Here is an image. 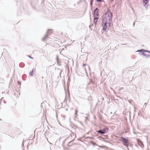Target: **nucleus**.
<instances>
[{
	"mask_svg": "<svg viewBox=\"0 0 150 150\" xmlns=\"http://www.w3.org/2000/svg\"><path fill=\"white\" fill-rule=\"evenodd\" d=\"M112 15L110 11L108 10L103 16V23H110Z\"/></svg>",
	"mask_w": 150,
	"mask_h": 150,
	"instance_id": "obj_1",
	"label": "nucleus"
},
{
	"mask_svg": "<svg viewBox=\"0 0 150 150\" xmlns=\"http://www.w3.org/2000/svg\"><path fill=\"white\" fill-rule=\"evenodd\" d=\"M103 23V30L106 31L109 28L110 23Z\"/></svg>",
	"mask_w": 150,
	"mask_h": 150,
	"instance_id": "obj_2",
	"label": "nucleus"
},
{
	"mask_svg": "<svg viewBox=\"0 0 150 150\" xmlns=\"http://www.w3.org/2000/svg\"><path fill=\"white\" fill-rule=\"evenodd\" d=\"M122 141L123 142V144L127 147H128L129 145V141L123 137H121Z\"/></svg>",
	"mask_w": 150,
	"mask_h": 150,
	"instance_id": "obj_3",
	"label": "nucleus"
},
{
	"mask_svg": "<svg viewBox=\"0 0 150 150\" xmlns=\"http://www.w3.org/2000/svg\"><path fill=\"white\" fill-rule=\"evenodd\" d=\"M149 0H143L144 5L145 7L147 8L149 6V5L148 3Z\"/></svg>",
	"mask_w": 150,
	"mask_h": 150,
	"instance_id": "obj_4",
	"label": "nucleus"
},
{
	"mask_svg": "<svg viewBox=\"0 0 150 150\" xmlns=\"http://www.w3.org/2000/svg\"><path fill=\"white\" fill-rule=\"evenodd\" d=\"M98 9L96 8L95 10L94 11V14H93V17H95L98 16Z\"/></svg>",
	"mask_w": 150,
	"mask_h": 150,
	"instance_id": "obj_5",
	"label": "nucleus"
},
{
	"mask_svg": "<svg viewBox=\"0 0 150 150\" xmlns=\"http://www.w3.org/2000/svg\"><path fill=\"white\" fill-rule=\"evenodd\" d=\"M98 17H95L94 19L93 23H95V25H96V23L98 21Z\"/></svg>",
	"mask_w": 150,
	"mask_h": 150,
	"instance_id": "obj_6",
	"label": "nucleus"
},
{
	"mask_svg": "<svg viewBox=\"0 0 150 150\" xmlns=\"http://www.w3.org/2000/svg\"><path fill=\"white\" fill-rule=\"evenodd\" d=\"M108 130V128H104L102 131L104 132V134Z\"/></svg>",
	"mask_w": 150,
	"mask_h": 150,
	"instance_id": "obj_7",
	"label": "nucleus"
},
{
	"mask_svg": "<svg viewBox=\"0 0 150 150\" xmlns=\"http://www.w3.org/2000/svg\"><path fill=\"white\" fill-rule=\"evenodd\" d=\"M98 133H100L101 134H104V132H103V131L102 130H100L98 131Z\"/></svg>",
	"mask_w": 150,
	"mask_h": 150,
	"instance_id": "obj_8",
	"label": "nucleus"
},
{
	"mask_svg": "<svg viewBox=\"0 0 150 150\" xmlns=\"http://www.w3.org/2000/svg\"><path fill=\"white\" fill-rule=\"evenodd\" d=\"M101 0H97L98 1H100Z\"/></svg>",
	"mask_w": 150,
	"mask_h": 150,
	"instance_id": "obj_9",
	"label": "nucleus"
},
{
	"mask_svg": "<svg viewBox=\"0 0 150 150\" xmlns=\"http://www.w3.org/2000/svg\"><path fill=\"white\" fill-rule=\"evenodd\" d=\"M28 57L30 58H33L32 57H31L30 56H28Z\"/></svg>",
	"mask_w": 150,
	"mask_h": 150,
	"instance_id": "obj_10",
	"label": "nucleus"
},
{
	"mask_svg": "<svg viewBox=\"0 0 150 150\" xmlns=\"http://www.w3.org/2000/svg\"><path fill=\"white\" fill-rule=\"evenodd\" d=\"M141 50H138V51H139V52H140V51H141Z\"/></svg>",
	"mask_w": 150,
	"mask_h": 150,
	"instance_id": "obj_11",
	"label": "nucleus"
}]
</instances>
